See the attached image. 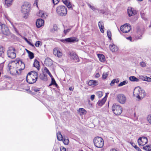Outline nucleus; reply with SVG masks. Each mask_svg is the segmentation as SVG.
<instances>
[{"instance_id":"09e8293b","label":"nucleus","mask_w":151,"mask_h":151,"mask_svg":"<svg viewBox=\"0 0 151 151\" xmlns=\"http://www.w3.org/2000/svg\"><path fill=\"white\" fill-rule=\"evenodd\" d=\"M23 87H24V88H23V89H24L26 91H28V86L27 85V84H24L23 85Z\"/></svg>"},{"instance_id":"0eeeda50","label":"nucleus","mask_w":151,"mask_h":151,"mask_svg":"<svg viewBox=\"0 0 151 151\" xmlns=\"http://www.w3.org/2000/svg\"><path fill=\"white\" fill-rule=\"evenodd\" d=\"M15 51V49L14 47H9L7 52L8 57L12 59L14 58L16 56Z\"/></svg>"},{"instance_id":"de8ad7c7","label":"nucleus","mask_w":151,"mask_h":151,"mask_svg":"<svg viewBox=\"0 0 151 151\" xmlns=\"http://www.w3.org/2000/svg\"><path fill=\"white\" fill-rule=\"evenodd\" d=\"M52 2L54 5L58 4V3L59 2V0H52Z\"/></svg>"},{"instance_id":"69168bd1","label":"nucleus","mask_w":151,"mask_h":151,"mask_svg":"<svg viewBox=\"0 0 151 151\" xmlns=\"http://www.w3.org/2000/svg\"><path fill=\"white\" fill-rule=\"evenodd\" d=\"M100 76V75L99 73H96L95 75V77L96 78H98Z\"/></svg>"},{"instance_id":"bb28decb","label":"nucleus","mask_w":151,"mask_h":151,"mask_svg":"<svg viewBox=\"0 0 151 151\" xmlns=\"http://www.w3.org/2000/svg\"><path fill=\"white\" fill-rule=\"evenodd\" d=\"M5 49L4 47L0 46V56L3 57Z\"/></svg>"},{"instance_id":"ea45409f","label":"nucleus","mask_w":151,"mask_h":151,"mask_svg":"<svg viewBox=\"0 0 151 151\" xmlns=\"http://www.w3.org/2000/svg\"><path fill=\"white\" fill-rule=\"evenodd\" d=\"M101 32L102 33H104V25H101V26L99 27Z\"/></svg>"},{"instance_id":"39448f33","label":"nucleus","mask_w":151,"mask_h":151,"mask_svg":"<svg viewBox=\"0 0 151 151\" xmlns=\"http://www.w3.org/2000/svg\"><path fill=\"white\" fill-rule=\"evenodd\" d=\"M122 108L119 105L114 104L112 107V109L114 113L116 115H119L122 112Z\"/></svg>"},{"instance_id":"c9c22d12","label":"nucleus","mask_w":151,"mask_h":151,"mask_svg":"<svg viewBox=\"0 0 151 151\" xmlns=\"http://www.w3.org/2000/svg\"><path fill=\"white\" fill-rule=\"evenodd\" d=\"M34 57V55L33 53L29 50V58L30 59H32Z\"/></svg>"},{"instance_id":"412c9836","label":"nucleus","mask_w":151,"mask_h":151,"mask_svg":"<svg viewBox=\"0 0 151 151\" xmlns=\"http://www.w3.org/2000/svg\"><path fill=\"white\" fill-rule=\"evenodd\" d=\"M106 100V96L102 100H99L97 103V104L99 106H101L105 103Z\"/></svg>"},{"instance_id":"c85d7f7f","label":"nucleus","mask_w":151,"mask_h":151,"mask_svg":"<svg viewBox=\"0 0 151 151\" xmlns=\"http://www.w3.org/2000/svg\"><path fill=\"white\" fill-rule=\"evenodd\" d=\"M14 0H5L6 5L8 6H10L12 4Z\"/></svg>"},{"instance_id":"052dcab7","label":"nucleus","mask_w":151,"mask_h":151,"mask_svg":"<svg viewBox=\"0 0 151 151\" xmlns=\"http://www.w3.org/2000/svg\"><path fill=\"white\" fill-rule=\"evenodd\" d=\"M115 83L114 80H113L111 81V83H110V85L111 86H113L114 85V83Z\"/></svg>"},{"instance_id":"603ef678","label":"nucleus","mask_w":151,"mask_h":151,"mask_svg":"<svg viewBox=\"0 0 151 151\" xmlns=\"http://www.w3.org/2000/svg\"><path fill=\"white\" fill-rule=\"evenodd\" d=\"M98 25L99 27L101 26V25H104L103 21H99L98 23Z\"/></svg>"},{"instance_id":"bf43d9fd","label":"nucleus","mask_w":151,"mask_h":151,"mask_svg":"<svg viewBox=\"0 0 151 151\" xmlns=\"http://www.w3.org/2000/svg\"><path fill=\"white\" fill-rule=\"evenodd\" d=\"M68 0H62L63 2L64 3L65 5H67L68 4Z\"/></svg>"},{"instance_id":"c756f323","label":"nucleus","mask_w":151,"mask_h":151,"mask_svg":"<svg viewBox=\"0 0 151 151\" xmlns=\"http://www.w3.org/2000/svg\"><path fill=\"white\" fill-rule=\"evenodd\" d=\"M37 79L35 78H30L29 79V84H32L36 82V81H37Z\"/></svg>"},{"instance_id":"f257e3e1","label":"nucleus","mask_w":151,"mask_h":151,"mask_svg":"<svg viewBox=\"0 0 151 151\" xmlns=\"http://www.w3.org/2000/svg\"><path fill=\"white\" fill-rule=\"evenodd\" d=\"M146 95L145 91L141 89L139 87H136L134 89L133 95L138 98L139 99H140L141 98H143Z\"/></svg>"},{"instance_id":"ddd939ff","label":"nucleus","mask_w":151,"mask_h":151,"mask_svg":"<svg viewBox=\"0 0 151 151\" xmlns=\"http://www.w3.org/2000/svg\"><path fill=\"white\" fill-rule=\"evenodd\" d=\"M9 69L10 70V72L11 73L14 75H19L20 73L21 72H19V70L16 68V67L15 66L14 67L11 65H9Z\"/></svg>"},{"instance_id":"f704fd0d","label":"nucleus","mask_w":151,"mask_h":151,"mask_svg":"<svg viewBox=\"0 0 151 151\" xmlns=\"http://www.w3.org/2000/svg\"><path fill=\"white\" fill-rule=\"evenodd\" d=\"M128 83V82L126 81H124L122 82H121L118 85V86L119 87H121L123 85H124L125 84H126Z\"/></svg>"},{"instance_id":"7ed1b4c3","label":"nucleus","mask_w":151,"mask_h":151,"mask_svg":"<svg viewBox=\"0 0 151 151\" xmlns=\"http://www.w3.org/2000/svg\"><path fill=\"white\" fill-rule=\"evenodd\" d=\"M57 14L61 16H65L67 13V10L66 7L63 5L58 6L56 9Z\"/></svg>"},{"instance_id":"4c0bfd02","label":"nucleus","mask_w":151,"mask_h":151,"mask_svg":"<svg viewBox=\"0 0 151 151\" xmlns=\"http://www.w3.org/2000/svg\"><path fill=\"white\" fill-rule=\"evenodd\" d=\"M137 34L139 35L140 37H141L143 33V31H141L140 29L138 28H137Z\"/></svg>"},{"instance_id":"79ce46f5","label":"nucleus","mask_w":151,"mask_h":151,"mask_svg":"<svg viewBox=\"0 0 151 151\" xmlns=\"http://www.w3.org/2000/svg\"><path fill=\"white\" fill-rule=\"evenodd\" d=\"M108 75V74L107 73H104L102 75L103 78L104 79H106Z\"/></svg>"},{"instance_id":"f8f14e48","label":"nucleus","mask_w":151,"mask_h":151,"mask_svg":"<svg viewBox=\"0 0 151 151\" xmlns=\"http://www.w3.org/2000/svg\"><path fill=\"white\" fill-rule=\"evenodd\" d=\"M68 56L70 58L72 59L75 62H78L79 61V59L76 54L73 52H70Z\"/></svg>"},{"instance_id":"338daca9","label":"nucleus","mask_w":151,"mask_h":151,"mask_svg":"<svg viewBox=\"0 0 151 151\" xmlns=\"http://www.w3.org/2000/svg\"><path fill=\"white\" fill-rule=\"evenodd\" d=\"M126 39L129 40H130L131 41L132 39V37L130 36L128 37H127Z\"/></svg>"},{"instance_id":"13d9d810","label":"nucleus","mask_w":151,"mask_h":151,"mask_svg":"<svg viewBox=\"0 0 151 151\" xmlns=\"http://www.w3.org/2000/svg\"><path fill=\"white\" fill-rule=\"evenodd\" d=\"M146 76H140L141 79H142L143 81H146Z\"/></svg>"},{"instance_id":"2eb2a0df","label":"nucleus","mask_w":151,"mask_h":151,"mask_svg":"<svg viewBox=\"0 0 151 151\" xmlns=\"http://www.w3.org/2000/svg\"><path fill=\"white\" fill-rule=\"evenodd\" d=\"M44 21L41 19H39L37 20L36 22V26L38 28H40L44 24Z\"/></svg>"},{"instance_id":"f3484780","label":"nucleus","mask_w":151,"mask_h":151,"mask_svg":"<svg viewBox=\"0 0 151 151\" xmlns=\"http://www.w3.org/2000/svg\"><path fill=\"white\" fill-rule=\"evenodd\" d=\"M127 12L129 17L133 16L137 13L136 11L132 8L128 9L127 10Z\"/></svg>"},{"instance_id":"6e6d98bb","label":"nucleus","mask_w":151,"mask_h":151,"mask_svg":"<svg viewBox=\"0 0 151 151\" xmlns=\"http://www.w3.org/2000/svg\"><path fill=\"white\" fill-rule=\"evenodd\" d=\"M44 70L45 72L47 74H48L50 72L48 69L46 67L45 68Z\"/></svg>"},{"instance_id":"4d7b16f0","label":"nucleus","mask_w":151,"mask_h":151,"mask_svg":"<svg viewBox=\"0 0 151 151\" xmlns=\"http://www.w3.org/2000/svg\"><path fill=\"white\" fill-rule=\"evenodd\" d=\"M70 30V29H68L66 30H64V33L65 35H66L67 33Z\"/></svg>"},{"instance_id":"774afa93","label":"nucleus","mask_w":151,"mask_h":151,"mask_svg":"<svg viewBox=\"0 0 151 151\" xmlns=\"http://www.w3.org/2000/svg\"><path fill=\"white\" fill-rule=\"evenodd\" d=\"M29 45H30L31 46H32L33 47H34V44H33L32 43L30 42L29 41Z\"/></svg>"},{"instance_id":"cd10ccee","label":"nucleus","mask_w":151,"mask_h":151,"mask_svg":"<svg viewBox=\"0 0 151 151\" xmlns=\"http://www.w3.org/2000/svg\"><path fill=\"white\" fill-rule=\"evenodd\" d=\"M86 111L83 108H80L78 110V112L80 115H82L86 113Z\"/></svg>"},{"instance_id":"a19ab883","label":"nucleus","mask_w":151,"mask_h":151,"mask_svg":"<svg viewBox=\"0 0 151 151\" xmlns=\"http://www.w3.org/2000/svg\"><path fill=\"white\" fill-rule=\"evenodd\" d=\"M66 5L69 9H73L72 8V6L70 2H69L68 3V4Z\"/></svg>"},{"instance_id":"8fccbe9b","label":"nucleus","mask_w":151,"mask_h":151,"mask_svg":"<svg viewBox=\"0 0 151 151\" xmlns=\"http://www.w3.org/2000/svg\"><path fill=\"white\" fill-rule=\"evenodd\" d=\"M40 88H35L33 89V90L35 92H37L40 90Z\"/></svg>"},{"instance_id":"58836bf2","label":"nucleus","mask_w":151,"mask_h":151,"mask_svg":"<svg viewBox=\"0 0 151 151\" xmlns=\"http://www.w3.org/2000/svg\"><path fill=\"white\" fill-rule=\"evenodd\" d=\"M51 78V82L52 84H53L54 85H55L56 87L58 86V84L56 83V82L55 80V79L53 77L52 78Z\"/></svg>"},{"instance_id":"680f3d73","label":"nucleus","mask_w":151,"mask_h":151,"mask_svg":"<svg viewBox=\"0 0 151 151\" xmlns=\"http://www.w3.org/2000/svg\"><path fill=\"white\" fill-rule=\"evenodd\" d=\"M60 151H66V148L63 147H61L60 148Z\"/></svg>"},{"instance_id":"a211bd4d","label":"nucleus","mask_w":151,"mask_h":151,"mask_svg":"<svg viewBox=\"0 0 151 151\" xmlns=\"http://www.w3.org/2000/svg\"><path fill=\"white\" fill-rule=\"evenodd\" d=\"M29 76H30V78H35L37 79L38 78V74L37 72L34 71H32L30 72H29Z\"/></svg>"},{"instance_id":"6e6552de","label":"nucleus","mask_w":151,"mask_h":151,"mask_svg":"<svg viewBox=\"0 0 151 151\" xmlns=\"http://www.w3.org/2000/svg\"><path fill=\"white\" fill-rule=\"evenodd\" d=\"M131 29V26L128 23H126L121 26L120 27L121 31L124 33H127Z\"/></svg>"},{"instance_id":"a878e982","label":"nucleus","mask_w":151,"mask_h":151,"mask_svg":"<svg viewBox=\"0 0 151 151\" xmlns=\"http://www.w3.org/2000/svg\"><path fill=\"white\" fill-rule=\"evenodd\" d=\"M129 78L130 81L133 82H138L139 81V79L133 76H130Z\"/></svg>"},{"instance_id":"9b49d317","label":"nucleus","mask_w":151,"mask_h":151,"mask_svg":"<svg viewBox=\"0 0 151 151\" xmlns=\"http://www.w3.org/2000/svg\"><path fill=\"white\" fill-rule=\"evenodd\" d=\"M148 142L147 138L145 137H142L139 138L137 142L139 146H144Z\"/></svg>"},{"instance_id":"72a5a7b5","label":"nucleus","mask_w":151,"mask_h":151,"mask_svg":"<svg viewBox=\"0 0 151 151\" xmlns=\"http://www.w3.org/2000/svg\"><path fill=\"white\" fill-rule=\"evenodd\" d=\"M59 133L57 134V137L59 141H61L63 139V137L60 132H59Z\"/></svg>"},{"instance_id":"20e7f679","label":"nucleus","mask_w":151,"mask_h":151,"mask_svg":"<svg viewBox=\"0 0 151 151\" xmlns=\"http://www.w3.org/2000/svg\"><path fill=\"white\" fill-rule=\"evenodd\" d=\"M93 142L95 146L98 148H101L104 145L103 139L100 137H95L93 139Z\"/></svg>"},{"instance_id":"b1692460","label":"nucleus","mask_w":151,"mask_h":151,"mask_svg":"<svg viewBox=\"0 0 151 151\" xmlns=\"http://www.w3.org/2000/svg\"><path fill=\"white\" fill-rule=\"evenodd\" d=\"M40 63L37 59H35L33 64V66L36 68L38 70L40 69Z\"/></svg>"},{"instance_id":"0e129e2a","label":"nucleus","mask_w":151,"mask_h":151,"mask_svg":"<svg viewBox=\"0 0 151 151\" xmlns=\"http://www.w3.org/2000/svg\"><path fill=\"white\" fill-rule=\"evenodd\" d=\"M114 80L115 83H118L119 82V78H116L115 79H113Z\"/></svg>"},{"instance_id":"4468645a","label":"nucleus","mask_w":151,"mask_h":151,"mask_svg":"<svg viewBox=\"0 0 151 151\" xmlns=\"http://www.w3.org/2000/svg\"><path fill=\"white\" fill-rule=\"evenodd\" d=\"M77 38L76 37H70L65 39L64 40H62L61 41L64 43L66 42H73L75 41H77Z\"/></svg>"},{"instance_id":"5fc2aeb1","label":"nucleus","mask_w":151,"mask_h":151,"mask_svg":"<svg viewBox=\"0 0 151 151\" xmlns=\"http://www.w3.org/2000/svg\"><path fill=\"white\" fill-rule=\"evenodd\" d=\"M146 81H147V82H151V78L147 77L146 76Z\"/></svg>"},{"instance_id":"e2e57ef3","label":"nucleus","mask_w":151,"mask_h":151,"mask_svg":"<svg viewBox=\"0 0 151 151\" xmlns=\"http://www.w3.org/2000/svg\"><path fill=\"white\" fill-rule=\"evenodd\" d=\"M94 98H95V95L93 94V95H91V96L90 99H91L92 101H93L94 99Z\"/></svg>"},{"instance_id":"1a4fd4ad","label":"nucleus","mask_w":151,"mask_h":151,"mask_svg":"<svg viewBox=\"0 0 151 151\" xmlns=\"http://www.w3.org/2000/svg\"><path fill=\"white\" fill-rule=\"evenodd\" d=\"M1 30L2 33L6 36L9 35L10 34L9 29L4 24H0Z\"/></svg>"},{"instance_id":"49530a36","label":"nucleus","mask_w":151,"mask_h":151,"mask_svg":"<svg viewBox=\"0 0 151 151\" xmlns=\"http://www.w3.org/2000/svg\"><path fill=\"white\" fill-rule=\"evenodd\" d=\"M69 141L68 139H64L63 142L65 145H68L69 143Z\"/></svg>"},{"instance_id":"2f4dec72","label":"nucleus","mask_w":151,"mask_h":151,"mask_svg":"<svg viewBox=\"0 0 151 151\" xmlns=\"http://www.w3.org/2000/svg\"><path fill=\"white\" fill-rule=\"evenodd\" d=\"M143 148L145 150L147 151H151V145H146L145 146L143 147Z\"/></svg>"},{"instance_id":"5701e85b","label":"nucleus","mask_w":151,"mask_h":151,"mask_svg":"<svg viewBox=\"0 0 151 151\" xmlns=\"http://www.w3.org/2000/svg\"><path fill=\"white\" fill-rule=\"evenodd\" d=\"M39 77L41 80L44 81H46L47 80V75L43 73L40 74Z\"/></svg>"},{"instance_id":"4be33fe9","label":"nucleus","mask_w":151,"mask_h":151,"mask_svg":"<svg viewBox=\"0 0 151 151\" xmlns=\"http://www.w3.org/2000/svg\"><path fill=\"white\" fill-rule=\"evenodd\" d=\"M88 85L90 86L93 85L96 86L98 85V82L97 81L93 80H91L88 82Z\"/></svg>"},{"instance_id":"3c124183","label":"nucleus","mask_w":151,"mask_h":151,"mask_svg":"<svg viewBox=\"0 0 151 151\" xmlns=\"http://www.w3.org/2000/svg\"><path fill=\"white\" fill-rule=\"evenodd\" d=\"M99 98L101 97L102 96V92L101 91H99L97 93Z\"/></svg>"},{"instance_id":"423d86ee","label":"nucleus","mask_w":151,"mask_h":151,"mask_svg":"<svg viewBox=\"0 0 151 151\" xmlns=\"http://www.w3.org/2000/svg\"><path fill=\"white\" fill-rule=\"evenodd\" d=\"M21 12L24 14L25 15L24 16V18H27L28 13V3L27 2H24L22 6Z\"/></svg>"},{"instance_id":"6ab92c4d","label":"nucleus","mask_w":151,"mask_h":151,"mask_svg":"<svg viewBox=\"0 0 151 151\" xmlns=\"http://www.w3.org/2000/svg\"><path fill=\"white\" fill-rule=\"evenodd\" d=\"M53 52L54 55L58 58L60 57L62 55V53L60 51L55 48L53 50Z\"/></svg>"},{"instance_id":"864d4df0","label":"nucleus","mask_w":151,"mask_h":151,"mask_svg":"<svg viewBox=\"0 0 151 151\" xmlns=\"http://www.w3.org/2000/svg\"><path fill=\"white\" fill-rule=\"evenodd\" d=\"M147 119L149 122L151 124V115H149L148 116Z\"/></svg>"},{"instance_id":"f03ea898","label":"nucleus","mask_w":151,"mask_h":151,"mask_svg":"<svg viewBox=\"0 0 151 151\" xmlns=\"http://www.w3.org/2000/svg\"><path fill=\"white\" fill-rule=\"evenodd\" d=\"M12 63L13 65H15L16 68L18 69L19 72H20L21 71L23 70L25 67L24 64L19 59H17L13 61Z\"/></svg>"},{"instance_id":"9d476101","label":"nucleus","mask_w":151,"mask_h":151,"mask_svg":"<svg viewBox=\"0 0 151 151\" xmlns=\"http://www.w3.org/2000/svg\"><path fill=\"white\" fill-rule=\"evenodd\" d=\"M117 101L122 104H124L126 101V97L124 95L122 94H118L116 97Z\"/></svg>"},{"instance_id":"c03bdc74","label":"nucleus","mask_w":151,"mask_h":151,"mask_svg":"<svg viewBox=\"0 0 151 151\" xmlns=\"http://www.w3.org/2000/svg\"><path fill=\"white\" fill-rule=\"evenodd\" d=\"M41 43V42L40 41H38L36 42V43L35 44V45L37 47H39Z\"/></svg>"},{"instance_id":"7c9ffc66","label":"nucleus","mask_w":151,"mask_h":151,"mask_svg":"<svg viewBox=\"0 0 151 151\" xmlns=\"http://www.w3.org/2000/svg\"><path fill=\"white\" fill-rule=\"evenodd\" d=\"M130 144L132 145L138 151H142L136 145H135V144L134 143L132 142H131Z\"/></svg>"},{"instance_id":"a18cd8bd","label":"nucleus","mask_w":151,"mask_h":151,"mask_svg":"<svg viewBox=\"0 0 151 151\" xmlns=\"http://www.w3.org/2000/svg\"><path fill=\"white\" fill-rule=\"evenodd\" d=\"M88 6H89L93 10L95 11L96 10L95 7L91 5L90 4H88Z\"/></svg>"},{"instance_id":"e433bc0d","label":"nucleus","mask_w":151,"mask_h":151,"mask_svg":"<svg viewBox=\"0 0 151 151\" xmlns=\"http://www.w3.org/2000/svg\"><path fill=\"white\" fill-rule=\"evenodd\" d=\"M107 34L109 38L111 40V32L109 30H107Z\"/></svg>"},{"instance_id":"393cba45","label":"nucleus","mask_w":151,"mask_h":151,"mask_svg":"<svg viewBox=\"0 0 151 151\" xmlns=\"http://www.w3.org/2000/svg\"><path fill=\"white\" fill-rule=\"evenodd\" d=\"M98 56L99 58V60L101 62H104L105 60V56L102 54H98Z\"/></svg>"},{"instance_id":"aec40b11","label":"nucleus","mask_w":151,"mask_h":151,"mask_svg":"<svg viewBox=\"0 0 151 151\" xmlns=\"http://www.w3.org/2000/svg\"><path fill=\"white\" fill-rule=\"evenodd\" d=\"M110 50L112 52L116 51L118 50V48L114 44H111L109 45Z\"/></svg>"},{"instance_id":"dca6fc26","label":"nucleus","mask_w":151,"mask_h":151,"mask_svg":"<svg viewBox=\"0 0 151 151\" xmlns=\"http://www.w3.org/2000/svg\"><path fill=\"white\" fill-rule=\"evenodd\" d=\"M44 63L45 65L47 66H50L53 64L52 60L49 58H46Z\"/></svg>"},{"instance_id":"473e14b6","label":"nucleus","mask_w":151,"mask_h":151,"mask_svg":"<svg viewBox=\"0 0 151 151\" xmlns=\"http://www.w3.org/2000/svg\"><path fill=\"white\" fill-rule=\"evenodd\" d=\"M58 29V27L56 24H55L53 25V28L51 29L50 31L52 32H54L55 31H56Z\"/></svg>"},{"instance_id":"37998d69","label":"nucleus","mask_w":151,"mask_h":151,"mask_svg":"<svg viewBox=\"0 0 151 151\" xmlns=\"http://www.w3.org/2000/svg\"><path fill=\"white\" fill-rule=\"evenodd\" d=\"M140 65L142 67H145L146 66L145 63L144 62H141L140 63Z\"/></svg>"}]
</instances>
